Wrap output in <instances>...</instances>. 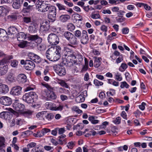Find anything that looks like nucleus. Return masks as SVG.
Masks as SVG:
<instances>
[{"mask_svg": "<svg viewBox=\"0 0 152 152\" xmlns=\"http://www.w3.org/2000/svg\"><path fill=\"white\" fill-rule=\"evenodd\" d=\"M12 56H10L6 57L0 61V75H4L7 72L8 69V66L6 64L9 60L12 59Z\"/></svg>", "mask_w": 152, "mask_h": 152, "instance_id": "obj_1", "label": "nucleus"}, {"mask_svg": "<svg viewBox=\"0 0 152 152\" xmlns=\"http://www.w3.org/2000/svg\"><path fill=\"white\" fill-rule=\"evenodd\" d=\"M51 5L42 3V0H38L36 3V8L40 12H45L48 10Z\"/></svg>", "mask_w": 152, "mask_h": 152, "instance_id": "obj_2", "label": "nucleus"}, {"mask_svg": "<svg viewBox=\"0 0 152 152\" xmlns=\"http://www.w3.org/2000/svg\"><path fill=\"white\" fill-rule=\"evenodd\" d=\"M68 46L67 45L64 47V55L66 56L67 57V58H69L71 60V58L72 59H75L77 56H79L81 57L80 61L82 60V56L79 54H75L73 50L68 48Z\"/></svg>", "mask_w": 152, "mask_h": 152, "instance_id": "obj_3", "label": "nucleus"}, {"mask_svg": "<svg viewBox=\"0 0 152 152\" xmlns=\"http://www.w3.org/2000/svg\"><path fill=\"white\" fill-rule=\"evenodd\" d=\"M37 97V94L34 92H30L24 94L23 96V100L28 103L34 102V99Z\"/></svg>", "mask_w": 152, "mask_h": 152, "instance_id": "obj_4", "label": "nucleus"}, {"mask_svg": "<svg viewBox=\"0 0 152 152\" xmlns=\"http://www.w3.org/2000/svg\"><path fill=\"white\" fill-rule=\"evenodd\" d=\"M12 106L14 109L17 112L28 114L31 113L30 111H24L25 109L24 105L23 104L18 103L17 102H15L13 104Z\"/></svg>", "mask_w": 152, "mask_h": 152, "instance_id": "obj_5", "label": "nucleus"}, {"mask_svg": "<svg viewBox=\"0 0 152 152\" xmlns=\"http://www.w3.org/2000/svg\"><path fill=\"white\" fill-rule=\"evenodd\" d=\"M48 17L51 21L53 22L56 19V8L55 7L51 6L48 10Z\"/></svg>", "mask_w": 152, "mask_h": 152, "instance_id": "obj_6", "label": "nucleus"}, {"mask_svg": "<svg viewBox=\"0 0 152 152\" xmlns=\"http://www.w3.org/2000/svg\"><path fill=\"white\" fill-rule=\"evenodd\" d=\"M48 39V42L52 45H56L59 42V39L58 36L54 34H49Z\"/></svg>", "mask_w": 152, "mask_h": 152, "instance_id": "obj_7", "label": "nucleus"}, {"mask_svg": "<svg viewBox=\"0 0 152 152\" xmlns=\"http://www.w3.org/2000/svg\"><path fill=\"white\" fill-rule=\"evenodd\" d=\"M53 68L59 76L64 75L66 73V71L64 67L61 65H56L54 66Z\"/></svg>", "mask_w": 152, "mask_h": 152, "instance_id": "obj_8", "label": "nucleus"}, {"mask_svg": "<svg viewBox=\"0 0 152 152\" xmlns=\"http://www.w3.org/2000/svg\"><path fill=\"white\" fill-rule=\"evenodd\" d=\"M45 105L47 108L53 110H61L63 107V106L61 105L58 107L55 106V104L52 102H46Z\"/></svg>", "mask_w": 152, "mask_h": 152, "instance_id": "obj_9", "label": "nucleus"}, {"mask_svg": "<svg viewBox=\"0 0 152 152\" xmlns=\"http://www.w3.org/2000/svg\"><path fill=\"white\" fill-rule=\"evenodd\" d=\"M55 51H56V46L51 47L48 49L46 52V56L47 58L50 61L52 59H53V56Z\"/></svg>", "mask_w": 152, "mask_h": 152, "instance_id": "obj_10", "label": "nucleus"}, {"mask_svg": "<svg viewBox=\"0 0 152 152\" xmlns=\"http://www.w3.org/2000/svg\"><path fill=\"white\" fill-rule=\"evenodd\" d=\"M12 103L11 99L7 96H3L0 98V103L6 106L10 105Z\"/></svg>", "mask_w": 152, "mask_h": 152, "instance_id": "obj_11", "label": "nucleus"}, {"mask_svg": "<svg viewBox=\"0 0 152 152\" xmlns=\"http://www.w3.org/2000/svg\"><path fill=\"white\" fill-rule=\"evenodd\" d=\"M61 52V49L59 46H56V51H55L53 54V57L54 59H52L51 61H56L58 60L60 58V53Z\"/></svg>", "mask_w": 152, "mask_h": 152, "instance_id": "obj_12", "label": "nucleus"}, {"mask_svg": "<svg viewBox=\"0 0 152 152\" xmlns=\"http://www.w3.org/2000/svg\"><path fill=\"white\" fill-rule=\"evenodd\" d=\"M28 40H31V42H35L37 44H40L42 41V39L38 35H30L28 37Z\"/></svg>", "mask_w": 152, "mask_h": 152, "instance_id": "obj_13", "label": "nucleus"}, {"mask_svg": "<svg viewBox=\"0 0 152 152\" xmlns=\"http://www.w3.org/2000/svg\"><path fill=\"white\" fill-rule=\"evenodd\" d=\"M24 67L26 70H31L35 67V65L32 61L26 60V64H25Z\"/></svg>", "mask_w": 152, "mask_h": 152, "instance_id": "obj_14", "label": "nucleus"}, {"mask_svg": "<svg viewBox=\"0 0 152 152\" xmlns=\"http://www.w3.org/2000/svg\"><path fill=\"white\" fill-rule=\"evenodd\" d=\"M22 91V88L20 86H16L12 88L10 92L11 94L13 95H20Z\"/></svg>", "mask_w": 152, "mask_h": 152, "instance_id": "obj_15", "label": "nucleus"}, {"mask_svg": "<svg viewBox=\"0 0 152 152\" xmlns=\"http://www.w3.org/2000/svg\"><path fill=\"white\" fill-rule=\"evenodd\" d=\"M82 34V36L80 39L81 43L83 44H86L88 42V40L87 32L86 31L83 30Z\"/></svg>", "mask_w": 152, "mask_h": 152, "instance_id": "obj_16", "label": "nucleus"}, {"mask_svg": "<svg viewBox=\"0 0 152 152\" xmlns=\"http://www.w3.org/2000/svg\"><path fill=\"white\" fill-rule=\"evenodd\" d=\"M69 41V44H68L67 45L70 46L72 47L75 48V45H76L78 44V41L77 38L74 35L68 40Z\"/></svg>", "mask_w": 152, "mask_h": 152, "instance_id": "obj_17", "label": "nucleus"}, {"mask_svg": "<svg viewBox=\"0 0 152 152\" xmlns=\"http://www.w3.org/2000/svg\"><path fill=\"white\" fill-rule=\"evenodd\" d=\"M23 0H14L12 4L13 8L16 9H18L21 6Z\"/></svg>", "mask_w": 152, "mask_h": 152, "instance_id": "obj_18", "label": "nucleus"}, {"mask_svg": "<svg viewBox=\"0 0 152 152\" xmlns=\"http://www.w3.org/2000/svg\"><path fill=\"white\" fill-rule=\"evenodd\" d=\"M38 25L35 23H31L29 26L28 31L31 33H34L37 32L38 29Z\"/></svg>", "mask_w": 152, "mask_h": 152, "instance_id": "obj_19", "label": "nucleus"}, {"mask_svg": "<svg viewBox=\"0 0 152 152\" xmlns=\"http://www.w3.org/2000/svg\"><path fill=\"white\" fill-rule=\"evenodd\" d=\"M17 80L20 83H23L27 81L26 76L24 74H19L17 76Z\"/></svg>", "mask_w": 152, "mask_h": 152, "instance_id": "obj_20", "label": "nucleus"}, {"mask_svg": "<svg viewBox=\"0 0 152 152\" xmlns=\"http://www.w3.org/2000/svg\"><path fill=\"white\" fill-rule=\"evenodd\" d=\"M50 92V91H49L47 89L42 90L41 93V96L42 98L46 100H49Z\"/></svg>", "mask_w": 152, "mask_h": 152, "instance_id": "obj_21", "label": "nucleus"}, {"mask_svg": "<svg viewBox=\"0 0 152 152\" xmlns=\"http://www.w3.org/2000/svg\"><path fill=\"white\" fill-rule=\"evenodd\" d=\"M10 115V113L9 112H2L0 113V118L6 120H9L10 118V116H11V115Z\"/></svg>", "mask_w": 152, "mask_h": 152, "instance_id": "obj_22", "label": "nucleus"}, {"mask_svg": "<svg viewBox=\"0 0 152 152\" xmlns=\"http://www.w3.org/2000/svg\"><path fill=\"white\" fill-rule=\"evenodd\" d=\"M9 91V88L6 85L2 84L0 85V94H6Z\"/></svg>", "mask_w": 152, "mask_h": 152, "instance_id": "obj_23", "label": "nucleus"}, {"mask_svg": "<svg viewBox=\"0 0 152 152\" xmlns=\"http://www.w3.org/2000/svg\"><path fill=\"white\" fill-rule=\"evenodd\" d=\"M26 35L23 32L18 33L17 36V38L18 41H22L26 39Z\"/></svg>", "mask_w": 152, "mask_h": 152, "instance_id": "obj_24", "label": "nucleus"}, {"mask_svg": "<svg viewBox=\"0 0 152 152\" xmlns=\"http://www.w3.org/2000/svg\"><path fill=\"white\" fill-rule=\"evenodd\" d=\"M70 16L68 15H62L59 17V20L61 22H65L70 18Z\"/></svg>", "mask_w": 152, "mask_h": 152, "instance_id": "obj_25", "label": "nucleus"}, {"mask_svg": "<svg viewBox=\"0 0 152 152\" xmlns=\"http://www.w3.org/2000/svg\"><path fill=\"white\" fill-rule=\"evenodd\" d=\"M57 83L63 87L66 88H68L69 87L67 84L63 80H59Z\"/></svg>", "mask_w": 152, "mask_h": 152, "instance_id": "obj_26", "label": "nucleus"}, {"mask_svg": "<svg viewBox=\"0 0 152 152\" xmlns=\"http://www.w3.org/2000/svg\"><path fill=\"white\" fill-rule=\"evenodd\" d=\"M45 117L47 120L48 121H50L53 118L54 115L53 114L51 113H47V114H46L45 113Z\"/></svg>", "mask_w": 152, "mask_h": 152, "instance_id": "obj_27", "label": "nucleus"}, {"mask_svg": "<svg viewBox=\"0 0 152 152\" xmlns=\"http://www.w3.org/2000/svg\"><path fill=\"white\" fill-rule=\"evenodd\" d=\"M46 113L45 111H42L39 112L36 115V116L37 118H39V119H43L44 120H45L44 117L45 116V115Z\"/></svg>", "mask_w": 152, "mask_h": 152, "instance_id": "obj_28", "label": "nucleus"}, {"mask_svg": "<svg viewBox=\"0 0 152 152\" xmlns=\"http://www.w3.org/2000/svg\"><path fill=\"white\" fill-rule=\"evenodd\" d=\"M28 42L27 41H23L20 42L18 46L21 48H24L27 46Z\"/></svg>", "mask_w": 152, "mask_h": 152, "instance_id": "obj_29", "label": "nucleus"}, {"mask_svg": "<svg viewBox=\"0 0 152 152\" xmlns=\"http://www.w3.org/2000/svg\"><path fill=\"white\" fill-rule=\"evenodd\" d=\"M101 60V58H98L95 59L94 62V66L96 68L98 67L100 65V60Z\"/></svg>", "mask_w": 152, "mask_h": 152, "instance_id": "obj_30", "label": "nucleus"}, {"mask_svg": "<svg viewBox=\"0 0 152 152\" xmlns=\"http://www.w3.org/2000/svg\"><path fill=\"white\" fill-rule=\"evenodd\" d=\"M85 100V97L82 95V94H80L77 96L76 99V101L77 102H83Z\"/></svg>", "mask_w": 152, "mask_h": 152, "instance_id": "obj_31", "label": "nucleus"}, {"mask_svg": "<svg viewBox=\"0 0 152 152\" xmlns=\"http://www.w3.org/2000/svg\"><path fill=\"white\" fill-rule=\"evenodd\" d=\"M73 34L68 31H66L64 34V37L68 40H69L72 37H73Z\"/></svg>", "mask_w": 152, "mask_h": 152, "instance_id": "obj_32", "label": "nucleus"}, {"mask_svg": "<svg viewBox=\"0 0 152 152\" xmlns=\"http://www.w3.org/2000/svg\"><path fill=\"white\" fill-rule=\"evenodd\" d=\"M31 60L37 63H39L41 61L40 57L38 56L35 54L33 58H31Z\"/></svg>", "mask_w": 152, "mask_h": 152, "instance_id": "obj_33", "label": "nucleus"}, {"mask_svg": "<svg viewBox=\"0 0 152 152\" xmlns=\"http://www.w3.org/2000/svg\"><path fill=\"white\" fill-rule=\"evenodd\" d=\"M95 117L93 116H90L88 118V120L91 122L92 124H95L99 122V121L95 119Z\"/></svg>", "mask_w": 152, "mask_h": 152, "instance_id": "obj_34", "label": "nucleus"}, {"mask_svg": "<svg viewBox=\"0 0 152 152\" xmlns=\"http://www.w3.org/2000/svg\"><path fill=\"white\" fill-rule=\"evenodd\" d=\"M127 65L126 63H123L121 64L119 68V70L121 72H123L127 69Z\"/></svg>", "mask_w": 152, "mask_h": 152, "instance_id": "obj_35", "label": "nucleus"}, {"mask_svg": "<svg viewBox=\"0 0 152 152\" xmlns=\"http://www.w3.org/2000/svg\"><path fill=\"white\" fill-rule=\"evenodd\" d=\"M6 9L4 7H0V16H3L6 15Z\"/></svg>", "mask_w": 152, "mask_h": 152, "instance_id": "obj_36", "label": "nucleus"}, {"mask_svg": "<svg viewBox=\"0 0 152 152\" xmlns=\"http://www.w3.org/2000/svg\"><path fill=\"white\" fill-rule=\"evenodd\" d=\"M57 98V96L55 93L53 91H50L49 97V100L51 99H55Z\"/></svg>", "mask_w": 152, "mask_h": 152, "instance_id": "obj_37", "label": "nucleus"}, {"mask_svg": "<svg viewBox=\"0 0 152 152\" xmlns=\"http://www.w3.org/2000/svg\"><path fill=\"white\" fill-rule=\"evenodd\" d=\"M6 79L8 81L10 82H13L14 80V79L12 73H10L7 76Z\"/></svg>", "mask_w": 152, "mask_h": 152, "instance_id": "obj_38", "label": "nucleus"}, {"mask_svg": "<svg viewBox=\"0 0 152 152\" xmlns=\"http://www.w3.org/2000/svg\"><path fill=\"white\" fill-rule=\"evenodd\" d=\"M115 79L118 81H121L122 80V77L121 76V74L119 73H116L115 75Z\"/></svg>", "mask_w": 152, "mask_h": 152, "instance_id": "obj_39", "label": "nucleus"}, {"mask_svg": "<svg viewBox=\"0 0 152 152\" xmlns=\"http://www.w3.org/2000/svg\"><path fill=\"white\" fill-rule=\"evenodd\" d=\"M75 26L72 23H69L67 25V28L70 31H72L75 29Z\"/></svg>", "mask_w": 152, "mask_h": 152, "instance_id": "obj_40", "label": "nucleus"}, {"mask_svg": "<svg viewBox=\"0 0 152 152\" xmlns=\"http://www.w3.org/2000/svg\"><path fill=\"white\" fill-rule=\"evenodd\" d=\"M48 28L45 25H42L40 27V30L41 32H44L48 30Z\"/></svg>", "mask_w": 152, "mask_h": 152, "instance_id": "obj_41", "label": "nucleus"}, {"mask_svg": "<svg viewBox=\"0 0 152 152\" xmlns=\"http://www.w3.org/2000/svg\"><path fill=\"white\" fill-rule=\"evenodd\" d=\"M129 86L125 81L122 82L121 83L120 87L121 88H124L125 87L126 88H128Z\"/></svg>", "mask_w": 152, "mask_h": 152, "instance_id": "obj_42", "label": "nucleus"}, {"mask_svg": "<svg viewBox=\"0 0 152 152\" xmlns=\"http://www.w3.org/2000/svg\"><path fill=\"white\" fill-rule=\"evenodd\" d=\"M17 29L14 27H10L9 28L8 32L11 34H14L16 33Z\"/></svg>", "mask_w": 152, "mask_h": 152, "instance_id": "obj_43", "label": "nucleus"}, {"mask_svg": "<svg viewBox=\"0 0 152 152\" xmlns=\"http://www.w3.org/2000/svg\"><path fill=\"white\" fill-rule=\"evenodd\" d=\"M91 17L94 19H97L100 18V15L99 14H94V12H92L91 15Z\"/></svg>", "mask_w": 152, "mask_h": 152, "instance_id": "obj_44", "label": "nucleus"}, {"mask_svg": "<svg viewBox=\"0 0 152 152\" xmlns=\"http://www.w3.org/2000/svg\"><path fill=\"white\" fill-rule=\"evenodd\" d=\"M18 61L16 60H13L11 61V65L13 67H15L17 66Z\"/></svg>", "mask_w": 152, "mask_h": 152, "instance_id": "obj_45", "label": "nucleus"}, {"mask_svg": "<svg viewBox=\"0 0 152 152\" xmlns=\"http://www.w3.org/2000/svg\"><path fill=\"white\" fill-rule=\"evenodd\" d=\"M94 83L96 86H101L103 84V82L99 81L96 79H95L94 80Z\"/></svg>", "mask_w": 152, "mask_h": 152, "instance_id": "obj_46", "label": "nucleus"}, {"mask_svg": "<svg viewBox=\"0 0 152 152\" xmlns=\"http://www.w3.org/2000/svg\"><path fill=\"white\" fill-rule=\"evenodd\" d=\"M8 18L11 20H15L17 18V16L16 14H12L9 15Z\"/></svg>", "mask_w": 152, "mask_h": 152, "instance_id": "obj_47", "label": "nucleus"}, {"mask_svg": "<svg viewBox=\"0 0 152 152\" xmlns=\"http://www.w3.org/2000/svg\"><path fill=\"white\" fill-rule=\"evenodd\" d=\"M6 34L7 32L4 29L0 28V37H4Z\"/></svg>", "mask_w": 152, "mask_h": 152, "instance_id": "obj_48", "label": "nucleus"}, {"mask_svg": "<svg viewBox=\"0 0 152 152\" xmlns=\"http://www.w3.org/2000/svg\"><path fill=\"white\" fill-rule=\"evenodd\" d=\"M121 118L119 117H117L113 122L115 124H119L121 122Z\"/></svg>", "mask_w": 152, "mask_h": 152, "instance_id": "obj_49", "label": "nucleus"}, {"mask_svg": "<svg viewBox=\"0 0 152 152\" xmlns=\"http://www.w3.org/2000/svg\"><path fill=\"white\" fill-rule=\"evenodd\" d=\"M75 37L77 38H79L81 37V33L79 30H77L75 31L74 34Z\"/></svg>", "mask_w": 152, "mask_h": 152, "instance_id": "obj_50", "label": "nucleus"}, {"mask_svg": "<svg viewBox=\"0 0 152 152\" xmlns=\"http://www.w3.org/2000/svg\"><path fill=\"white\" fill-rule=\"evenodd\" d=\"M74 145L75 144L74 142L72 141H71L68 143L67 146L69 148L72 149Z\"/></svg>", "mask_w": 152, "mask_h": 152, "instance_id": "obj_51", "label": "nucleus"}, {"mask_svg": "<svg viewBox=\"0 0 152 152\" xmlns=\"http://www.w3.org/2000/svg\"><path fill=\"white\" fill-rule=\"evenodd\" d=\"M123 57L122 55H120L119 57L116 59V62L118 64L123 61Z\"/></svg>", "mask_w": 152, "mask_h": 152, "instance_id": "obj_52", "label": "nucleus"}, {"mask_svg": "<svg viewBox=\"0 0 152 152\" xmlns=\"http://www.w3.org/2000/svg\"><path fill=\"white\" fill-rule=\"evenodd\" d=\"M42 134H44V135L45 134H46L49 132H50V130L48 129V128H43L42 129Z\"/></svg>", "mask_w": 152, "mask_h": 152, "instance_id": "obj_53", "label": "nucleus"}, {"mask_svg": "<svg viewBox=\"0 0 152 152\" xmlns=\"http://www.w3.org/2000/svg\"><path fill=\"white\" fill-rule=\"evenodd\" d=\"M100 29L102 31L106 32L107 31V26L104 25H103L101 26Z\"/></svg>", "mask_w": 152, "mask_h": 152, "instance_id": "obj_54", "label": "nucleus"}, {"mask_svg": "<svg viewBox=\"0 0 152 152\" xmlns=\"http://www.w3.org/2000/svg\"><path fill=\"white\" fill-rule=\"evenodd\" d=\"M146 105V103L144 102H143L141 104L139 105V108L142 110H143L145 108V105Z\"/></svg>", "mask_w": 152, "mask_h": 152, "instance_id": "obj_55", "label": "nucleus"}, {"mask_svg": "<svg viewBox=\"0 0 152 152\" xmlns=\"http://www.w3.org/2000/svg\"><path fill=\"white\" fill-rule=\"evenodd\" d=\"M58 133L59 134H63L65 131L64 128H58Z\"/></svg>", "mask_w": 152, "mask_h": 152, "instance_id": "obj_56", "label": "nucleus"}, {"mask_svg": "<svg viewBox=\"0 0 152 152\" xmlns=\"http://www.w3.org/2000/svg\"><path fill=\"white\" fill-rule=\"evenodd\" d=\"M122 32L124 34H127L129 32V29L127 28H124L122 30Z\"/></svg>", "mask_w": 152, "mask_h": 152, "instance_id": "obj_57", "label": "nucleus"}, {"mask_svg": "<svg viewBox=\"0 0 152 152\" xmlns=\"http://www.w3.org/2000/svg\"><path fill=\"white\" fill-rule=\"evenodd\" d=\"M36 143L35 142H32L28 144L27 145V147L29 148L34 147L36 145Z\"/></svg>", "mask_w": 152, "mask_h": 152, "instance_id": "obj_58", "label": "nucleus"}, {"mask_svg": "<svg viewBox=\"0 0 152 152\" xmlns=\"http://www.w3.org/2000/svg\"><path fill=\"white\" fill-rule=\"evenodd\" d=\"M125 77L127 81H130L131 80V76L128 72H126L125 74Z\"/></svg>", "mask_w": 152, "mask_h": 152, "instance_id": "obj_59", "label": "nucleus"}, {"mask_svg": "<svg viewBox=\"0 0 152 152\" xmlns=\"http://www.w3.org/2000/svg\"><path fill=\"white\" fill-rule=\"evenodd\" d=\"M56 5L58 7L59 10H65L64 6L61 4L58 3L56 4Z\"/></svg>", "mask_w": 152, "mask_h": 152, "instance_id": "obj_60", "label": "nucleus"}, {"mask_svg": "<svg viewBox=\"0 0 152 152\" xmlns=\"http://www.w3.org/2000/svg\"><path fill=\"white\" fill-rule=\"evenodd\" d=\"M4 138L1 137H0V147L4 145Z\"/></svg>", "mask_w": 152, "mask_h": 152, "instance_id": "obj_61", "label": "nucleus"}, {"mask_svg": "<svg viewBox=\"0 0 152 152\" xmlns=\"http://www.w3.org/2000/svg\"><path fill=\"white\" fill-rule=\"evenodd\" d=\"M121 116L124 119H127V115L124 111H122L121 114Z\"/></svg>", "mask_w": 152, "mask_h": 152, "instance_id": "obj_62", "label": "nucleus"}, {"mask_svg": "<svg viewBox=\"0 0 152 152\" xmlns=\"http://www.w3.org/2000/svg\"><path fill=\"white\" fill-rule=\"evenodd\" d=\"M60 98L61 100L62 101H64L68 99V97L66 96L63 94H62L61 95Z\"/></svg>", "mask_w": 152, "mask_h": 152, "instance_id": "obj_63", "label": "nucleus"}, {"mask_svg": "<svg viewBox=\"0 0 152 152\" xmlns=\"http://www.w3.org/2000/svg\"><path fill=\"white\" fill-rule=\"evenodd\" d=\"M23 20L24 22L28 23L31 22V19L30 18L24 17L23 18Z\"/></svg>", "mask_w": 152, "mask_h": 152, "instance_id": "obj_64", "label": "nucleus"}]
</instances>
